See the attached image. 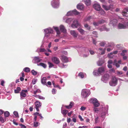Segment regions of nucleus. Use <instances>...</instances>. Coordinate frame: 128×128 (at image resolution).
<instances>
[{"mask_svg": "<svg viewBox=\"0 0 128 128\" xmlns=\"http://www.w3.org/2000/svg\"><path fill=\"white\" fill-rule=\"evenodd\" d=\"M14 114L16 117H18V114L17 112L14 111Z\"/></svg>", "mask_w": 128, "mask_h": 128, "instance_id": "60", "label": "nucleus"}, {"mask_svg": "<svg viewBox=\"0 0 128 128\" xmlns=\"http://www.w3.org/2000/svg\"><path fill=\"white\" fill-rule=\"evenodd\" d=\"M104 22L105 21L104 20H102L100 22H94L93 23V24L95 26H98L99 24H100L101 23H104Z\"/></svg>", "mask_w": 128, "mask_h": 128, "instance_id": "24", "label": "nucleus"}, {"mask_svg": "<svg viewBox=\"0 0 128 128\" xmlns=\"http://www.w3.org/2000/svg\"><path fill=\"white\" fill-rule=\"evenodd\" d=\"M105 50V48L103 49L101 48H100L98 49L100 52L99 53L100 54H101L102 55L104 54Z\"/></svg>", "mask_w": 128, "mask_h": 128, "instance_id": "26", "label": "nucleus"}, {"mask_svg": "<svg viewBox=\"0 0 128 128\" xmlns=\"http://www.w3.org/2000/svg\"><path fill=\"white\" fill-rule=\"evenodd\" d=\"M77 7L78 9L82 10L84 8V6L82 4H79L77 6Z\"/></svg>", "mask_w": 128, "mask_h": 128, "instance_id": "27", "label": "nucleus"}, {"mask_svg": "<svg viewBox=\"0 0 128 128\" xmlns=\"http://www.w3.org/2000/svg\"><path fill=\"white\" fill-rule=\"evenodd\" d=\"M106 44V43L104 42H102L100 43V46H104Z\"/></svg>", "mask_w": 128, "mask_h": 128, "instance_id": "58", "label": "nucleus"}, {"mask_svg": "<svg viewBox=\"0 0 128 128\" xmlns=\"http://www.w3.org/2000/svg\"><path fill=\"white\" fill-rule=\"evenodd\" d=\"M73 10L67 12L66 14L67 16H70L73 15Z\"/></svg>", "mask_w": 128, "mask_h": 128, "instance_id": "42", "label": "nucleus"}, {"mask_svg": "<svg viewBox=\"0 0 128 128\" xmlns=\"http://www.w3.org/2000/svg\"><path fill=\"white\" fill-rule=\"evenodd\" d=\"M37 51L38 52H44V54L47 56H48L49 54L46 52V50L44 48H38L37 50Z\"/></svg>", "mask_w": 128, "mask_h": 128, "instance_id": "14", "label": "nucleus"}, {"mask_svg": "<svg viewBox=\"0 0 128 128\" xmlns=\"http://www.w3.org/2000/svg\"><path fill=\"white\" fill-rule=\"evenodd\" d=\"M121 63V60H120L117 62L116 60H114L113 63V65H115L117 68H118L120 67V64Z\"/></svg>", "mask_w": 128, "mask_h": 128, "instance_id": "17", "label": "nucleus"}, {"mask_svg": "<svg viewBox=\"0 0 128 128\" xmlns=\"http://www.w3.org/2000/svg\"><path fill=\"white\" fill-rule=\"evenodd\" d=\"M73 15H78L80 14V13L78 12L76 10H73Z\"/></svg>", "mask_w": 128, "mask_h": 128, "instance_id": "44", "label": "nucleus"}, {"mask_svg": "<svg viewBox=\"0 0 128 128\" xmlns=\"http://www.w3.org/2000/svg\"><path fill=\"white\" fill-rule=\"evenodd\" d=\"M44 34V39H46V38H48L49 39H50L51 38L50 37L51 34Z\"/></svg>", "mask_w": 128, "mask_h": 128, "instance_id": "30", "label": "nucleus"}, {"mask_svg": "<svg viewBox=\"0 0 128 128\" xmlns=\"http://www.w3.org/2000/svg\"><path fill=\"white\" fill-rule=\"evenodd\" d=\"M114 56L113 55V53L111 52L108 55V56L110 58H112Z\"/></svg>", "mask_w": 128, "mask_h": 128, "instance_id": "47", "label": "nucleus"}, {"mask_svg": "<svg viewBox=\"0 0 128 128\" xmlns=\"http://www.w3.org/2000/svg\"><path fill=\"white\" fill-rule=\"evenodd\" d=\"M92 34H94V35H95V36H95V37H97V32H96V31H93V32H92Z\"/></svg>", "mask_w": 128, "mask_h": 128, "instance_id": "64", "label": "nucleus"}, {"mask_svg": "<svg viewBox=\"0 0 128 128\" xmlns=\"http://www.w3.org/2000/svg\"><path fill=\"white\" fill-rule=\"evenodd\" d=\"M37 81V79L36 78H34L32 81V84H35Z\"/></svg>", "mask_w": 128, "mask_h": 128, "instance_id": "57", "label": "nucleus"}, {"mask_svg": "<svg viewBox=\"0 0 128 128\" xmlns=\"http://www.w3.org/2000/svg\"><path fill=\"white\" fill-rule=\"evenodd\" d=\"M93 7L95 10L97 11H99L101 9L100 5L98 3L94 4L93 5Z\"/></svg>", "mask_w": 128, "mask_h": 128, "instance_id": "13", "label": "nucleus"}, {"mask_svg": "<svg viewBox=\"0 0 128 128\" xmlns=\"http://www.w3.org/2000/svg\"><path fill=\"white\" fill-rule=\"evenodd\" d=\"M74 104V103L73 102H71L70 104L68 106H66L65 107L66 108L68 109H69L71 108L72 106H73Z\"/></svg>", "mask_w": 128, "mask_h": 128, "instance_id": "37", "label": "nucleus"}, {"mask_svg": "<svg viewBox=\"0 0 128 128\" xmlns=\"http://www.w3.org/2000/svg\"><path fill=\"white\" fill-rule=\"evenodd\" d=\"M108 110L106 109L104 110H103V111L100 114V117L103 118H104L105 117V115L107 113Z\"/></svg>", "mask_w": 128, "mask_h": 128, "instance_id": "23", "label": "nucleus"}, {"mask_svg": "<svg viewBox=\"0 0 128 128\" xmlns=\"http://www.w3.org/2000/svg\"><path fill=\"white\" fill-rule=\"evenodd\" d=\"M116 74L118 75L119 76L122 74V71H118L117 72Z\"/></svg>", "mask_w": 128, "mask_h": 128, "instance_id": "54", "label": "nucleus"}, {"mask_svg": "<svg viewBox=\"0 0 128 128\" xmlns=\"http://www.w3.org/2000/svg\"><path fill=\"white\" fill-rule=\"evenodd\" d=\"M99 13L102 15H103L104 14V12L102 9L101 8V9L99 10Z\"/></svg>", "mask_w": 128, "mask_h": 128, "instance_id": "53", "label": "nucleus"}, {"mask_svg": "<svg viewBox=\"0 0 128 128\" xmlns=\"http://www.w3.org/2000/svg\"><path fill=\"white\" fill-rule=\"evenodd\" d=\"M38 65L40 66L43 67L44 68H46V65L45 64L42 63H40L38 64Z\"/></svg>", "mask_w": 128, "mask_h": 128, "instance_id": "38", "label": "nucleus"}, {"mask_svg": "<svg viewBox=\"0 0 128 128\" xmlns=\"http://www.w3.org/2000/svg\"><path fill=\"white\" fill-rule=\"evenodd\" d=\"M34 61L35 62H40L41 60L38 57H35L34 58Z\"/></svg>", "mask_w": 128, "mask_h": 128, "instance_id": "36", "label": "nucleus"}, {"mask_svg": "<svg viewBox=\"0 0 128 128\" xmlns=\"http://www.w3.org/2000/svg\"><path fill=\"white\" fill-rule=\"evenodd\" d=\"M4 114V116L5 118L8 117L10 115V113L8 111L5 112Z\"/></svg>", "mask_w": 128, "mask_h": 128, "instance_id": "43", "label": "nucleus"}, {"mask_svg": "<svg viewBox=\"0 0 128 128\" xmlns=\"http://www.w3.org/2000/svg\"><path fill=\"white\" fill-rule=\"evenodd\" d=\"M127 52V50H124L122 51V52L121 53V54L122 56H124Z\"/></svg>", "mask_w": 128, "mask_h": 128, "instance_id": "52", "label": "nucleus"}, {"mask_svg": "<svg viewBox=\"0 0 128 128\" xmlns=\"http://www.w3.org/2000/svg\"><path fill=\"white\" fill-rule=\"evenodd\" d=\"M60 30L64 33H66V30L65 27L62 25H60L59 26Z\"/></svg>", "mask_w": 128, "mask_h": 128, "instance_id": "19", "label": "nucleus"}, {"mask_svg": "<svg viewBox=\"0 0 128 128\" xmlns=\"http://www.w3.org/2000/svg\"><path fill=\"white\" fill-rule=\"evenodd\" d=\"M109 74H105L102 76V80L104 82L106 83L109 80Z\"/></svg>", "mask_w": 128, "mask_h": 128, "instance_id": "8", "label": "nucleus"}, {"mask_svg": "<svg viewBox=\"0 0 128 128\" xmlns=\"http://www.w3.org/2000/svg\"><path fill=\"white\" fill-rule=\"evenodd\" d=\"M21 88L20 87H17L16 89L14 90V92L15 93H18L19 92Z\"/></svg>", "mask_w": 128, "mask_h": 128, "instance_id": "40", "label": "nucleus"}, {"mask_svg": "<svg viewBox=\"0 0 128 128\" xmlns=\"http://www.w3.org/2000/svg\"><path fill=\"white\" fill-rule=\"evenodd\" d=\"M54 29L56 30V32L57 35H59L60 34V32L58 28L57 27H53Z\"/></svg>", "mask_w": 128, "mask_h": 128, "instance_id": "29", "label": "nucleus"}, {"mask_svg": "<svg viewBox=\"0 0 128 128\" xmlns=\"http://www.w3.org/2000/svg\"><path fill=\"white\" fill-rule=\"evenodd\" d=\"M87 6H90L91 4L90 0H82Z\"/></svg>", "mask_w": 128, "mask_h": 128, "instance_id": "28", "label": "nucleus"}, {"mask_svg": "<svg viewBox=\"0 0 128 128\" xmlns=\"http://www.w3.org/2000/svg\"><path fill=\"white\" fill-rule=\"evenodd\" d=\"M106 70L104 67H100L97 69L94 70L93 73L94 75L96 76H100L104 74Z\"/></svg>", "mask_w": 128, "mask_h": 128, "instance_id": "2", "label": "nucleus"}, {"mask_svg": "<svg viewBox=\"0 0 128 128\" xmlns=\"http://www.w3.org/2000/svg\"><path fill=\"white\" fill-rule=\"evenodd\" d=\"M78 30L80 33L82 35L84 34L85 31L82 29L80 28H79L78 29Z\"/></svg>", "mask_w": 128, "mask_h": 128, "instance_id": "32", "label": "nucleus"}, {"mask_svg": "<svg viewBox=\"0 0 128 128\" xmlns=\"http://www.w3.org/2000/svg\"><path fill=\"white\" fill-rule=\"evenodd\" d=\"M84 27L86 28L88 30H91L90 26L87 24H85L84 25Z\"/></svg>", "mask_w": 128, "mask_h": 128, "instance_id": "39", "label": "nucleus"}, {"mask_svg": "<svg viewBox=\"0 0 128 128\" xmlns=\"http://www.w3.org/2000/svg\"><path fill=\"white\" fill-rule=\"evenodd\" d=\"M91 16H89L86 18L84 20V22H86L88 21L91 19Z\"/></svg>", "mask_w": 128, "mask_h": 128, "instance_id": "46", "label": "nucleus"}, {"mask_svg": "<svg viewBox=\"0 0 128 128\" xmlns=\"http://www.w3.org/2000/svg\"><path fill=\"white\" fill-rule=\"evenodd\" d=\"M48 64L49 65V67L50 68H51L54 66L53 64L50 62H48Z\"/></svg>", "mask_w": 128, "mask_h": 128, "instance_id": "56", "label": "nucleus"}, {"mask_svg": "<svg viewBox=\"0 0 128 128\" xmlns=\"http://www.w3.org/2000/svg\"><path fill=\"white\" fill-rule=\"evenodd\" d=\"M118 80L115 76H112L109 82V84L111 86H115L117 84Z\"/></svg>", "mask_w": 128, "mask_h": 128, "instance_id": "4", "label": "nucleus"}, {"mask_svg": "<svg viewBox=\"0 0 128 128\" xmlns=\"http://www.w3.org/2000/svg\"><path fill=\"white\" fill-rule=\"evenodd\" d=\"M47 80V78L46 77H44L41 80V82L42 84L44 85H46L47 86L46 83V80Z\"/></svg>", "mask_w": 128, "mask_h": 128, "instance_id": "22", "label": "nucleus"}, {"mask_svg": "<svg viewBox=\"0 0 128 128\" xmlns=\"http://www.w3.org/2000/svg\"><path fill=\"white\" fill-rule=\"evenodd\" d=\"M40 124L38 122L34 121V127H37Z\"/></svg>", "mask_w": 128, "mask_h": 128, "instance_id": "41", "label": "nucleus"}, {"mask_svg": "<svg viewBox=\"0 0 128 128\" xmlns=\"http://www.w3.org/2000/svg\"><path fill=\"white\" fill-rule=\"evenodd\" d=\"M86 109V107L82 106L81 108L80 109L82 111H83L85 110Z\"/></svg>", "mask_w": 128, "mask_h": 128, "instance_id": "61", "label": "nucleus"}, {"mask_svg": "<svg viewBox=\"0 0 128 128\" xmlns=\"http://www.w3.org/2000/svg\"><path fill=\"white\" fill-rule=\"evenodd\" d=\"M61 59L62 61L64 62H67L68 61V58L65 56H62Z\"/></svg>", "mask_w": 128, "mask_h": 128, "instance_id": "20", "label": "nucleus"}, {"mask_svg": "<svg viewBox=\"0 0 128 128\" xmlns=\"http://www.w3.org/2000/svg\"><path fill=\"white\" fill-rule=\"evenodd\" d=\"M40 91L39 89H38L36 91H34V94H36L37 92L40 93Z\"/></svg>", "mask_w": 128, "mask_h": 128, "instance_id": "62", "label": "nucleus"}, {"mask_svg": "<svg viewBox=\"0 0 128 128\" xmlns=\"http://www.w3.org/2000/svg\"><path fill=\"white\" fill-rule=\"evenodd\" d=\"M89 51L91 54L94 55V52L93 50H89Z\"/></svg>", "mask_w": 128, "mask_h": 128, "instance_id": "63", "label": "nucleus"}, {"mask_svg": "<svg viewBox=\"0 0 128 128\" xmlns=\"http://www.w3.org/2000/svg\"><path fill=\"white\" fill-rule=\"evenodd\" d=\"M90 102L93 104L95 107H98L100 105V104L98 100L95 98H91L90 100Z\"/></svg>", "mask_w": 128, "mask_h": 128, "instance_id": "5", "label": "nucleus"}, {"mask_svg": "<svg viewBox=\"0 0 128 128\" xmlns=\"http://www.w3.org/2000/svg\"><path fill=\"white\" fill-rule=\"evenodd\" d=\"M59 66L60 67L62 68H66V65H64L63 64H60L59 65Z\"/></svg>", "mask_w": 128, "mask_h": 128, "instance_id": "50", "label": "nucleus"}, {"mask_svg": "<svg viewBox=\"0 0 128 128\" xmlns=\"http://www.w3.org/2000/svg\"><path fill=\"white\" fill-rule=\"evenodd\" d=\"M35 104L36 111L37 112H39V110L38 109V108L41 106V103L39 101H36L35 103Z\"/></svg>", "mask_w": 128, "mask_h": 128, "instance_id": "15", "label": "nucleus"}, {"mask_svg": "<svg viewBox=\"0 0 128 128\" xmlns=\"http://www.w3.org/2000/svg\"><path fill=\"white\" fill-rule=\"evenodd\" d=\"M73 23L71 25V27L74 28H76L78 26H80V25L78 23L77 20L76 18H68L65 21V22L68 24H70L72 21Z\"/></svg>", "mask_w": 128, "mask_h": 128, "instance_id": "1", "label": "nucleus"}, {"mask_svg": "<svg viewBox=\"0 0 128 128\" xmlns=\"http://www.w3.org/2000/svg\"><path fill=\"white\" fill-rule=\"evenodd\" d=\"M99 30L101 31L103 30H105L106 31H108L109 30V29L106 28L104 26H103L101 28H99Z\"/></svg>", "mask_w": 128, "mask_h": 128, "instance_id": "25", "label": "nucleus"}, {"mask_svg": "<svg viewBox=\"0 0 128 128\" xmlns=\"http://www.w3.org/2000/svg\"><path fill=\"white\" fill-rule=\"evenodd\" d=\"M96 107L94 106V108L93 110L95 112L98 113L99 110V109L98 108H96Z\"/></svg>", "mask_w": 128, "mask_h": 128, "instance_id": "49", "label": "nucleus"}, {"mask_svg": "<svg viewBox=\"0 0 128 128\" xmlns=\"http://www.w3.org/2000/svg\"><path fill=\"white\" fill-rule=\"evenodd\" d=\"M90 94V92L89 90L84 89L82 90L81 96L83 98H85L88 96Z\"/></svg>", "mask_w": 128, "mask_h": 128, "instance_id": "3", "label": "nucleus"}, {"mask_svg": "<svg viewBox=\"0 0 128 128\" xmlns=\"http://www.w3.org/2000/svg\"><path fill=\"white\" fill-rule=\"evenodd\" d=\"M78 76L81 78H83L84 77L86 76V74H85L80 72L78 74Z\"/></svg>", "mask_w": 128, "mask_h": 128, "instance_id": "35", "label": "nucleus"}, {"mask_svg": "<svg viewBox=\"0 0 128 128\" xmlns=\"http://www.w3.org/2000/svg\"><path fill=\"white\" fill-rule=\"evenodd\" d=\"M68 110H62L61 111L62 113L64 115V117H65V116L67 113H68Z\"/></svg>", "mask_w": 128, "mask_h": 128, "instance_id": "33", "label": "nucleus"}, {"mask_svg": "<svg viewBox=\"0 0 128 128\" xmlns=\"http://www.w3.org/2000/svg\"><path fill=\"white\" fill-rule=\"evenodd\" d=\"M104 62V61L103 60H99L97 62L98 65L99 66H101Z\"/></svg>", "mask_w": 128, "mask_h": 128, "instance_id": "34", "label": "nucleus"}, {"mask_svg": "<svg viewBox=\"0 0 128 128\" xmlns=\"http://www.w3.org/2000/svg\"><path fill=\"white\" fill-rule=\"evenodd\" d=\"M126 11L127 12H128V8L127 7L126 8H125L124 10H123L122 11V14L123 16H127L126 15H127V13L125 11Z\"/></svg>", "mask_w": 128, "mask_h": 128, "instance_id": "21", "label": "nucleus"}, {"mask_svg": "<svg viewBox=\"0 0 128 128\" xmlns=\"http://www.w3.org/2000/svg\"><path fill=\"white\" fill-rule=\"evenodd\" d=\"M118 22V20L116 19H113L110 20L109 24L110 26L112 25L114 28L117 26Z\"/></svg>", "mask_w": 128, "mask_h": 128, "instance_id": "7", "label": "nucleus"}, {"mask_svg": "<svg viewBox=\"0 0 128 128\" xmlns=\"http://www.w3.org/2000/svg\"><path fill=\"white\" fill-rule=\"evenodd\" d=\"M118 28L119 29H125L127 28L126 25L124 23H119L117 26Z\"/></svg>", "mask_w": 128, "mask_h": 128, "instance_id": "11", "label": "nucleus"}, {"mask_svg": "<svg viewBox=\"0 0 128 128\" xmlns=\"http://www.w3.org/2000/svg\"><path fill=\"white\" fill-rule=\"evenodd\" d=\"M36 96V97L38 98H39L40 99L44 100V98L42 96Z\"/></svg>", "mask_w": 128, "mask_h": 128, "instance_id": "51", "label": "nucleus"}, {"mask_svg": "<svg viewBox=\"0 0 128 128\" xmlns=\"http://www.w3.org/2000/svg\"><path fill=\"white\" fill-rule=\"evenodd\" d=\"M44 34H53L54 31L53 30L50 28H46L44 30Z\"/></svg>", "mask_w": 128, "mask_h": 128, "instance_id": "12", "label": "nucleus"}, {"mask_svg": "<svg viewBox=\"0 0 128 128\" xmlns=\"http://www.w3.org/2000/svg\"><path fill=\"white\" fill-rule=\"evenodd\" d=\"M113 5L111 4H110L109 6H106L104 4H102V7L105 10H109L110 8L113 7Z\"/></svg>", "mask_w": 128, "mask_h": 128, "instance_id": "16", "label": "nucleus"}, {"mask_svg": "<svg viewBox=\"0 0 128 128\" xmlns=\"http://www.w3.org/2000/svg\"><path fill=\"white\" fill-rule=\"evenodd\" d=\"M51 60L53 62L56 64H58L60 62L59 58L53 56L52 57Z\"/></svg>", "mask_w": 128, "mask_h": 128, "instance_id": "9", "label": "nucleus"}, {"mask_svg": "<svg viewBox=\"0 0 128 128\" xmlns=\"http://www.w3.org/2000/svg\"><path fill=\"white\" fill-rule=\"evenodd\" d=\"M37 72L36 71H35L34 70H32V75L36 76L37 74Z\"/></svg>", "mask_w": 128, "mask_h": 128, "instance_id": "59", "label": "nucleus"}, {"mask_svg": "<svg viewBox=\"0 0 128 128\" xmlns=\"http://www.w3.org/2000/svg\"><path fill=\"white\" fill-rule=\"evenodd\" d=\"M51 4L52 7L54 8H57L59 6V3L58 1L53 0L52 1Z\"/></svg>", "mask_w": 128, "mask_h": 128, "instance_id": "10", "label": "nucleus"}, {"mask_svg": "<svg viewBox=\"0 0 128 128\" xmlns=\"http://www.w3.org/2000/svg\"><path fill=\"white\" fill-rule=\"evenodd\" d=\"M20 95L21 96L24 97L26 96V94L23 92H22L20 94Z\"/></svg>", "mask_w": 128, "mask_h": 128, "instance_id": "48", "label": "nucleus"}, {"mask_svg": "<svg viewBox=\"0 0 128 128\" xmlns=\"http://www.w3.org/2000/svg\"><path fill=\"white\" fill-rule=\"evenodd\" d=\"M30 69L28 67H26L24 69V70L25 72H29L30 71Z\"/></svg>", "mask_w": 128, "mask_h": 128, "instance_id": "45", "label": "nucleus"}, {"mask_svg": "<svg viewBox=\"0 0 128 128\" xmlns=\"http://www.w3.org/2000/svg\"><path fill=\"white\" fill-rule=\"evenodd\" d=\"M38 112H36L33 115L34 116V121H36L37 120V116H38Z\"/></svg>", "mask_w": 128, "mask_h": 128, "instance_id": "31", "label": "nucleus"}, {"mask_svg": "<svg viewBox=\"0 0 128 128\" xmlns=\"http://www.w3.org/2000/svg\"><path fill=\"white\" fill-rule=\"evenodd\" d=\"M70 34L74 38H76L77 37L78 33L74 30H71L70 31Z\"/></svg>", "mask_w": 128, "mask_h": 128, "instance_id": "18", "label": "nucleus"}, {"mask_svg": "<svg viewBox=\"0 0 128 128\" xmlns=\"http://www.w3.org/2000/svg\"><path fill=\"white\" fill-rule=\"evenodd\" d=\"M81 55L84 57H86L89 55L88 50L86 48H83L81 52Z\"/></svg>", "mask_w": 128, "mask_h": 128, "instance_id": "6", "label": "nucleus"}, {"mask_svg": "<svg viewBox=\"0 0 128 128\" xmlns=\"http://www.w3.org/2000/svg\"><path fill=\"white\" fill-rule=\"evenodd\" d=\"M0 121L2 123H4L5 121L4 120L3 118L2 117L0 116Z\"/></svg>", "mask_w": 128, "mask_h": 128, "instance_id": "55", "label": "nucleus"}]
</instances>
